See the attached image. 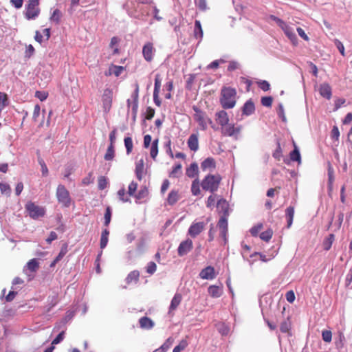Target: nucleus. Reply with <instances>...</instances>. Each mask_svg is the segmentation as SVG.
I'll list each match as a JSON object with an SVG mask.
<instances>
[{
	"mask_svg": "<svg viewBox=\"0 0 352 352\" xmlns=\"http://www.w3.org/2000/svg\"><path fill=\"white\" fill-rule=\"evenodd\" d=\"M196 4L199 10L205 11L207 10V2L206 0H197Z\"/></svg>",
	"mask_w": 352,
	"mask_h": 352,
	"instance_id": "nucleus-59",
	"label": "nucleus"
},
{
	"mask_svg": "<svg viewBox=\"0 0 352 352\" xmlns=\"http://www.w3.org/2000/svg\"><path fill=\"white\" fill-rule=\"evenodd\" d=\"M289 155L292 161L300 162V154L296 147L290 153Z\"/></svg>",
	"mask_w": 352,
	"mask_h": 352,
	"instance_id": "nucleus-47",
	"label": "nucleus"
},
{
	"mask_svg": "<svg viewBox=\"0 0 352 352\" xmlns=\"http://www.w3.org/2000/svg\"><path fill=\"white\" fill-rule=\"evenodd\" d=\"M109 230L104 229L102 231L101 236H100V247L101 249H104L109 241Z\"/></svg>",
	"mask_w": 352,
	"mask_h": 352,
	"instance_id": "nucleus-27",
	"label": "nucleus"
},
{
	"mask_svg": "<svg viewBox=\"0 0 352 352\" xmlns=\"http://www.w3.org/2000/svg\"><path fill=\"white\" fill-rule=\"evenodd\" d=\"M346 100L344 98H337L335 100V107L334 111H337L340 109L342 104L345 103Z\"/></svg>",
	"mask_w": 352,
	"mask_h": 352,
	"instance_id": "nucleus-63",
	"label": "nucleus"
},
{
	"mask_svg": "<svg viewBox=\"0 0 352 352\" xmlns=\"http://www.w3.org/2000/svg\"><path fill=\"white\" fill-rule=\"evenodd\" d=\"M192 249V241L190 239H186L182 241L177 249L178 255L180 256L187 254Z\"/></svg>",
	"mask_w": 352,
	"mask_h": 352,
	"instance_id": "nucleus-11",
	"label": "nucleus"
},
{
	"mask_svg": "<svg viewBox=\"0 0 352 352\" xmlns=\"http://www.w3.org/2000/svg\"><path fill=\"white\" fill-rule=\"evenodd\" d=\"M188 346V343L186 340H182L178 345L173 349V352H181Z\"/></svg>",
	"mask_w": 352,
	"mask_h": 352,
	"instance_id": "nucleus-51",
	"label": "nucleus"
},
{
	"mask_svg": "<svg viewBox=\"0 0 352 352\" xmlns=\"http://www.w3.org/2000/svg\"><path fill=\"white\" fill-rule=\"evenodd\" d=\"M135 175L139 180H141L143 176L146 174L144 168V163L142 159L140 160L135 164Z\"/></svg>",
	"mask_w": 352,
	"mask_h": 352,
	"instance_id": "nucleus-19",
	"label": "nucleus"
},
{
	"mask_svg": "<svg viewBox=\"0 0 352 352\" xmlns=\"http://www.w3.org/2000/svg\"><path fill=\"white\" fill-rule=\"evenodd\" d=\"M35 96L38 98L41 101H44L48 96V93L46 91H36Z\"/></svg>",
	"mask_w": 352,
	"mask_h": 352,
	"instance_id": "nucleus-53",
	"label": "nucleus"
},
{
	"mask_svg": "<svg viewBox=\"0 0 352 352\" xmlns=\"http://www.w3.org/2000/svg\"><path fill=\"white\" fill-rule=\"evenodd\" d=\"M182 174V164L180 163L176 164L173 167L172 171L170 173V177H178Z\"/></svg>",
	"mask_w": 352,
	"mask_h": 352,
	"instance_id": "nucleus-38",
	"label": "nucleus"
},
{
	"mask_svg": "<svg viewBox=\"0 0 352 352\" xmlns=\"http://www.w3.org/2000/svg\"><path fill=\"white\" fill-rule=\"evenodd\" d=\"M322 338L325 342H330L332 340V333L329 330H323L322 331Z\"/></svg>",
	"mask_w": 352,
	"mask_h": 352,
	"instance_id": "nucleus-49",
	"label": "nucleus"
},
{
	"mask_svg": "<svg viewBox=\"0 0 352 352\" xmlns=\"http://www.w3.org/2000/svg\"><path fill=\"white\" fill-rule=\"evenodd\" d=\"M209 295L212 298H219L223 294V286L221 284L220 286L210 285L208 288Z\"/></svg>",
	"mask_w": 352,
	"mask_h": 352,
	"instance_id": "nucleus-18",
	"label": "nucleus"
},
{
	"mask_svg": "<svg viewBox=\"0 0 352 352\" xmlns=\"http://www.w3.org/2000/svg\"><path fill=\"white\" fill-rule=\"evenodd\" d=\"M35 50L34 47L30 44L26 46L25 52V56L27 58H30L34 53Z\"/></svg>",
	"mask_w": 352,
	"mask_h": 352,
	"instance_id": "nucleus-55",
	"label": "nucleus"
},
{
	"mask_svg": "<svg viewBox=\"0 0 352 352\" xmlns=\"http://www.w3.org/2000/svg\"><path fill=\"white\" fill-rule=\"evenodd\" d=\"M139 322L142 329H151L153 325V321L147 317L141 318Z\"/></svg>",
	"mask_w": 352,
	"mask_h": 352,
	"instance_id": "nucleus-32",
	"label": "nucleus"
},
{
	"mask_svg": "<svg viewBox=\"0 0 352 352\" xmlns=\"http://www.w3.org/2000/svg\"><path fill=\"white\" fill-rule=\"evenodd\" d=\"M254 111L255 106L254 102L251 100L246 101L242 108L243 113L245 116H250L254 112Z\"/></svg>",
	"mask_w": 352,
	"mask_h": 352,
	"instance_id": "nucleus-21",
	"label": "nucleus"
},
{
	"mask_svg": "<svg viewBox=\"0 0 352 352\" xmlns=\"http://www.w3.org/2000/svg\"><path fill=\"white\" fill-rule=\"evenodd\" d=\"M137 188L138 184L134 182H132L129 186L127 194L129 196H135L137 199H140L144 197V192L140 191L138 192V195H135Z\"/></svg>",
	"mask_w": 352,
	"mask_h": 352,
	"instance_id": "nucleus-16",
	"label": "nucleus"
},
{
	"mask_svg": "<svg viewBox=\"0 0 352 352\" xmlns=\"http://www.w3.org/2000/svg\"><path fill=\"white\" fill-rule=\"evenodd\" d=\"M193 111L195 112L194 115L195 120L198 122L199 126L202 130H206L209 124L214 130L217 128L213 124L212 120L207 117L205 112L199 109L197 107L193 106Z\"/></svg>",
	"mask_w": 352,
	"mask_h": 352,
	"instance_id": "nucleus-3",
	"label": "nucleus"
},
{
	"mask_svg": "<svg viewBox=\"0 0 352 352\" xmlns=\"http://www.w3.org/2000/svg\"><path fill=\"white\" fill-rule=\"evenodd\" d=\"M294 216V208L289 206L285 210V217L287 218V227L289 228L293 223Z\"/></svg>",
	"mask_w": 352,
	"mask_h": 352,
	"instance_id": "nucleus-25",
	"label": "nucleus"
},
{
	"mask_svg": "<svg viewBox=\"0 0 352 352\" xmlns=\"http://www.w3.org/2000/svg\"><path fill=\"white\" fill-rule=\"evenodd\" d=\"M107 179L104 176H100L98 179V187L100 190H104L107 187Z\"/></svg>",
	"mask_w": 352,
	"mask_h": 352,
	"instance_id": "nucleus-44",
	"label": "nucleus"
},
{
	"mask_svg": "<svg viewBox=\"0 0 352 352\" xmlns=\"http://www.w3.org/2000/svg\"><path fill=\"white\" fill-rule=\"evenodd\" d=\"M296 31L298 34V35L302 38L304 39L305 41H309V37L306 34L305 32L304 31V30L301 28H296Z\"/></svg>",
	"mask_w": 352,
	"mask_h": 352,
	"instance_id": "nucleus-64",
	"label": "nucleus"
},
{
	"mask_svg": "<svg viewBox=\"0 0 352 352\" xmlns=\"http://www.w3.org/2000/svg\"><path fill=\"white\" fill-rule=\"evenodd\" d=\"M205 226L204 222L192 223L188 229V234L191 237L195 238L204 230Z\"/></svg>",
	"mask_w": 352,
	"mask_h": 352,
	"instance_id": "nucleus-10",
	"label": "nucleus"
},
{
	"mask_svg": "<svg viewBox=\"0 0 352 352\" xmlns=\"http://www.w3.org/2000/svg\"><path fill=\"white\" fill-rule=\"evenodd\" d=\"M113 90L107 88L104 90L102 95V102L103 111L105 113L109 112L113 102Z\"/></svg>",
	"mask_w": 352,
	"mask_h": 352,
	"instance_id": "nucleus-7",
	"label": "nucleus"
},
{
	"mask_svg": "<svg viewBox=\"0 0 352 352\" xmlns=\"http://www.w3.org/2000/svg\"><path fill=\"white\" fill-rule=\"evenodd\" d=\"M228 217L226 216H221L217 226L219 230H228Z\"/></svg>",
	"mask_w": 352,
	"mask_h": 352,
	"instance_id": "nucleus-41",
	"label": "nucleus"
},
{
	"mask_svg": "<svg viewBox=\"0 0 352 352\" xmlns=\"http://www.w3.org/2000/svg\"><path fill=\"white\" fill-rule=\"evenodd\" d=\"M272 234H273L272 230L271 229H268V230L261 233L260 238L262 240L267 242L271 239Z\"/></svg>",
	"mask_w": 352,
	"mask_h": 352,
	"instance_id": "nucleus-46",
	"label": "nucleus"
},
{
	"mask_svg": "<svg viewBox=\"0 0 352 352\" xmlns=\"http://www.w3.org/2000/svg\"><path fill=\"white\" fill-rule=\"evenodd\" d=\"M188 148L192 151H197L199 148L198 135L192 133L190 135L188 142Z\"/></svg>",
	"mask_w": 352,
	"mask_h": 352,
	"instance_id": "nucleus-17",
	"label": "nucleus"
},
{
	"mask_svg": "<svg viewBox=\"0 0 352 352\" xmlns=\"http://www.w3.org/2000/svg\"><path fill=\"white\" fill-rule=\"evenodd\" d=\"M273 98L271 96H265L261 98V104L264 107H270L272 104Z\"/></svg>",
	"mask_w": 352,
	"mask_h": 352,
	"instance_id": "nucleus-52",
	"label": "nucleus"
},
{
	"mask_svg": "<svg viewBox=\"0 0 352 352\" xmlns=\"http://www.w3.org/2000/svg\"><path fill=\"white\" fill-rule=\"evenodd\" d=\"M0 190L3 195L9 196L11 193V188L8 184L0 182Z\"/></svg>",
	"mask_w": 352,
	"mask_h": 352,
	"instance_id": "nucleus-48",
	"label": "nucleus"
},
{
	"mask_svg": "<svg viewBox=\"0 0 352 352\" xmlns=\"http://www.w3.org/2000/svg\"><path fill=\"white\" fill-rule=\"evenodd\" d=\"M280 28L294 45L298 44V38L292 26L285 23Z\"/></svg>",
	"mask_w": 352,
	"mask_h": 352,
	"instance_id": "nucleus-9",
	"label": "nucleus"
},
{
	"mask_svg": "<svg viewBox=\"0 0 352 352\" xmlns=\"http://www.w3.org/2000/svg\"><path fill=\"white\" fill-rule=\"evenodd\" d=\"M153 43H148L143 47L142 54L147 61H151L153 58Z\"/></svg>",
	"mask_w": 352,
	"mask_h": 352,
	"instance_id": "nucleus-20",
	"label": "nucleus"
},
{
	"mask_svg": "<svg viewBox=\"0 0 352 352\" xmlns=\"http://www.w3.org/2000/svg\"><path fill=\"white\" fill-rule=\"evenodd\" d=\"M140 277V272L138 270H134L131 272L126 278V281L128 284H130L133 282L137 283Z\"/></svg>",
	"mask_w": 352,
	"mask_h": 352,
	"instance_id": "nucleus-31",
	"label": "nucleus"
},
{
	"mask_svg": "<svg viewBox=\"0 0 352 352\" xmlns=\"http://www.w3.org/2000/svg\"><path fill=\"white\" fill-rule=\"evenodd\" d=\"M221 180V177L219 175L209 174L204 178L201 186L203 190L214 194L218 190Z\"/></svg>",
	"mask_w": 352,
	"mask_h": 352,
	"instance_id": "nucleus-2",
	"label": "nucleus"
},
{
	"mask_svg": "<svg viewBox=\"0 0 352 352\" xmlns=\"http://www.w3.org/2000/svg\"><path fill=\"white\" fill-rule=\"evenodd\" d=\"M114 156H115L114 146H109L107 149L106 153L104 156V159L106 161H111L114 158Z\"/></svg>",
	"mask_w": 352,
	"mask_h": 352,
	"instance_id": "nucleus-36",
	"label": "nucleus"
},
{
	"mask_svg": "<svg viewBox=\"0 0 352 352\" xmlns=\"http://www.w3.org/2000/svg\"><path fill=\"white\" fill-rule=\"evenodd\" d=\"M236 91L230 87H223L221 90L220 104L225 109H232L236 104Z\"/></svg>",
	"mask_w": 352,
	"mask_h": 352,
	"instance_id": "nucleus-1",
	"label": "nucleus"
},
{
	"mask_svg": "<svg viewBox=\"0 0 352 352\" xmlns=\"http://www.w3.org/2000/svg\"><path fill=\"white\" fill-rule=\"evenodd\" d=\"M345 342V337L342 333H339L338 340L336 341V346L338 349H341L344 346Z\"/></svg>",
	"mask_w": 352,
	"mask_h": 352,
	"instance_id": "nucleus-50",
	"label": "nucleus"
},
{
	"mask_svg": "<svg viewBox=\"0 0 352 352\" xmlns=\"http://www.w3.org/2000/svg\"><path fill=\"white\" fill-rule=\"evenodd\" d=\"M199 276L202 279L212 280L216 277L214 268L212 266H208L204 268L199 273Z\"/></svg>",
	"mask_w": 352,
	"mask_h": 352,
	"instance_id": "nucleus-12",
	"label": "nucleus"
},
{
	"mask_svg": "<svg viewBox=\"0 0 352 352\" xmlns=\"http://www.w3.org/2000/svg\"><path fill=\"white\" fill-rule=\"evenodd\" d=\"M124 70V67L111 64L109 66L108 71H107L104 74L107 76L114 75L115 76L118 77L123 72Z\"/></svg>",
	"mask_w": 352,
	"mask_h": 352,
	"instance_id": "nucleus-15",
	"label": "nucleus"
},
{
	"mask_svg": "<svg viewBox=\"0 0 352 352\" xmlns=\"http://www.w3.org/2000/svg\"><path fill=\"white\" fill-rule=\"evenodd\" d=\"M93 174L92 173H89L87 177L82 179V183L83 185H89L91 183H93L94 178L92 177Z\"/></svg>",
	"mask_w": 352,
	"mask_h": 352,
	"instance_id": "nucleus-60",
	"label": "nucleus"
},
{
	"mask_svg": "<svg viewBox=\"0 0 352 352\" xmlns=\"http://www.w3.org/2000/svg\"><path fill=\"white\" fill-rule=\"evenodd\" d=\"M179 194L176 190H171L168 194L167 202L169 205H174L179 200Z\"/></svg>",
	"mask_w": 352,
	"mask_h": 352,
	"instance_id": "nucleus-30",
	"label": "nucleus"
},
{
	"mask_svg": "<svg viewBox=\"0 0 352 352\" xmlns=\"http://www.w3.org/2000/svg\"><path fill=\"white\" fill-rule=\"evenodd\" d=\"M282 150H281V147H280V144L278 143V146H277V148L275 150V151L273 153V157L278 160H280V157H281V155H282Z\"/></svg>",
	"mask_w": 352,
	"mask_h": 352,
	"instance_id": "nucleus-61",
	"label": "nucleus"
},
{
	"mask_svg": "<svg viewBox=\"0 0 352 352\" xmlns=\"http://www.w3.org/2000/svg\"><path fill=\"white\" fill-rule=\"evenodd\" d=\"M200 186L201 184L199 183V181L198 179H195L191 186V192L192 194L195 196L199 195L200 194Z\"/></svg>",
	"mask_w": 352,
	"mask_h": 352,
	"instance_id": "nucleus-35",
	"label": "nucleus"
},
{
	"mask_svg": "<svg viewBox=\"0 0 352 352\" xmlns=\"http://www.w3.org/2000/svg\"><path fill=\"white\" fill-rule=\"evenodd\" d=\"M56 197L59 203L64 206L68 207L71 203L69 191L63 185H58L56 190Z\"/></svg>",
	"mask_w": 352,
	"mask_h": 352,
	"instance_id": "nucleus-6",
	"label": "nucleus"
},
{
	"mask_svg": "<svg viewBox=\"0 0 352 352\" xmlns=\"http://www.w3.org/2000/svg\"><path fill=\"white\" fill-rule=\"evenodd\" d=\"M118 196L120 201L122 202H128L130 201L129 195L126 192L125 188H122L118 191Z\"/></svg>",
	"mask_w": 352,
	"mask_h": 352,
	"instance_id": "nucleus-40",
	"label": "nucleus"
},
{
	"mask_svg": "<svg viewBox=\"0 0 352 352\" xmlns=\"http://www.w3.org/2000/svg\"><path fill=\"white\" fill-rule=\"evenodd\" d=\"M104 225L106 227L109 226V225L111 222V210L109 206L107 207V208H106L105 213L104 215Z\"/></svg>",
	"mask_w": 352,
	"mask_h": 352,
	"instance_id": "nucleus-45",
	"label": "nucleus"
},
{
	"mask_svg": "<svg viewBox=\"0 0 352 352\" xmlns=\"http://www.w3.org/2000/svg\"><path fill=\"white\" fill-rule=\"evenodd\" d=\"M195 36L196 38H201L203 37V30L201 28V25L199 21L196 20L195 22Z\"/></svg>",
	"mask_w": 352,
	"mask_h": 352,
	"instance_id": "nucleus-39",
	"label": "nucleus"
},
{
	"mask_svg": "<svg viewBox=\"0 0 352 352\" xmlns=\"http://www.w3.org/2000/svg\"><path fill=\"white\" fill-rule=\"evenodd\" d=\"M182 295L180 294H175L173 296L170 307L168 313L170 314L172 311H175L178 305L180 304L182 301Z\"/></svg>",
	"mask_w": 352,
	"mask_h": 352,
	"instance_id": "nucleus-23",
	"label": "nucleus"
},
{
	"mask_svg": "<svg viewBox=\"0 0 352 352\" xmlns=\"http://www.w3.org/2000/svg\"><path fill=\"white\" fill-rule=\"evenodd\" d=\"M62 16V13L58 9H56L53 11V13L50 17V20L54 21L56 24L60 23Z\"/></svg>",
	"mask_w": 352,
	"mask_h": 352,
	"instance_id": "nucleus-43",
	"label": "nucleus"
},
{
	"mask_svg": "<svg viewBox=\"0 0 352 352\" xmlns=\"http://www.w3.org/2000/svg\"><path fill=\"white\" fill-rule=\"evenodd\" d=\"M287 300L292 303L295 300V294L292 290L288 291L285 295Z\"/></svg>",
	"mask_w": 352,
	"mask_h": 352,
	"instance_id": "nucleus-62",
	"label": "nucleus"
},
{
	"mask_svg": "<svg viewBox=\"0 0 352 352\" xmlns=\"http://www.w3.org/2000/svg\"><path fill=\"white\" fill-rule=\"evenodd\" d=\"M217 209L219 212L222 214L221 216H229V205L228 203L224 199H221L217 201Z\"/></svg>",
	"mask_w": 352,
	"mask_h": 352,
	"instance_id": "nucleus-14",
	"label": "nucleus"
},
{
	"mask_svg": "<svg viewBox=\"0 0 352 352\" xmlns=\"http://www.w3.org/2000/svg\"><path fill=\"white\" fill-rule=\"evenodd\" d=\"M217 329L219 333L222 336H227L230 332L229 327L225 323H219L217 324Z\"/></svg>",
	"mask_w": 352,
	"mask_h": 352,
	"instance_id": "nucleus-37",
	"label": "nucleus"
},
{
	"mask_svg": "<svg viewBox=\"0 0 352 352\" xmlns=\"http://www.w3.org/2000/svg\"><path fill=\"white\" fill-rule=\"evenodd\" d=\"M40 0H28L25 7V17L28 20H33L38 16L41 12Z\"/></svg>",
	"mask_w": 352,
	"mask_h": 352,
	"instance_id": "nucleus-4",
	"label": "nucleus"
},
{
	"mask_svg": "<svg viewBox=\"0 0 352 352\" xmlns=\"http://www.w3.org/2000/svg\"><path fill=\"white\" fill-rule=\"evenodd\" d=\"M8 96L6 94L0 91V106L4 108L8 104Z\"/></svg>",
	"mask_w": 352,
	"mask_h": 352,
	"instance_id": "nucleus-56",
	"label": "nucleus"
},
{
	"mask_svg": "<svg viewBox=\"0 0 352 352\" xmlns=\"http://www.w3.org/2000/svg\"><path fill=\"white\" fill-rule=\"evenodd\" d=\"M335 240V235L333 234H330L322 242L323 249L326 251H328L331 249V245Z\"/></svg>",
	"mask_w": 352,
	"mask_h": 352,
	"instance_id": "nucleus-28",
	"label": "nucleus"
},
{
	"mask_svg": "<svg viewBox=\"0 0 352 352\" xmlns=\"http://www.w3.org/2000/svg\"><path fill=\"white\" fill-rule=\"evenodd\" d=\"M27 269L31 272H36L39 268V263L36 258L30 260L27 263Z\"/></svg>",
	"mask_w": 352,
	"mask_h": 352,
	"instance_id": "nucleus-29",
	"label": "nucleus"
},
{
	"mask_svg": "<svg viewBox=\"0 0 352 352\" xmlns=\"http://www.w3.org/2000/svg\"><path fill=\"white\" fill-rule=\"evenodd\" d=\"M319 92L322 97L327 99H330L332 95L331 88L327 83H323L320 85Z\"/></svg>",
	"mask_w": 352,
	"mask_h": 352,
	"instance_id": "nucleus-22",
	"label": "nucleus"
},
{
	"mask_svg": "<svg viewBox=\"0 0 352 352\" xmlns=\"http://www.w3.org/2000/svg\"><path fill=\"white\" fill-rule=\"evenodd\" d=\"M258 87L263 91H268L270 88V83L266 80H261L258 82Z\"/></svg>",
	"mask_w": 352,
	"mask_h": 352,
	"instance_id": "nucleus-54",
	"label": "nucleus"
},
{
	"mask_svg": "<svg viewBox=\"0 0 352 352\" xmlns=\"http://www.w3.org/2000/svg\"><path fill=\"white\" fill-rule=\"evenodd\" d=\"M124 142L126 150V153L129 155L133 151V144L132 139L130 137H126L124 140Z\"/></svg>",
	"mask_w": 352,
	"mask_h": 352,
	"instance_id": "nucleus-42",
	"label": "nucleus"
},
{
	"mask_svg": "<svg viewBox=\"0 0 352 352\" xmlns=\"http://www.w3.org/2000/svg\"><path fill=\"white\" fill-rule=\"evenodd\" d=\"M25 208L28 211L30 217L34 219L43 217L45 213V209L43 208L36 206L34 203L31 201L28 202L25 204Z\"/></svg>",
	"mask_w": 352,
	"mask_h": 352,
	"instance_id": "nucleus-5",
	"label": "nucleus"
},
{
	"mask_svg": "<svg viewBox=\"0 0 352 352\" xmlns=\"http://www.w3.org/2000/svg\"><path fill=\"white\" fill-rule=\"evenodd\" d=\"M291 327V321L288 318L287 320L281 322L280 326V330L282 333H287L290 334Z\"/></svg>",
	"mask_w": 352,
	"mask_h": 352,
	"instance_id": "nucleus-33",
	"label": "nucleus"
},
{
	"mask_svg": "<svg viewBox=\"0 0 352 352\" xmlns=\"http://www.w3.org/2000/svg\"><path fill=\"white\" fill-rule=\"evenodd\" d=\"M173 343V340L171 338H168L160 348L155 349V352H166L172 346Z\"/></svg>",
	"mask_w": 352,
	"mask_h": 352,
	"instance_id": "nucleus-34",
	"label": "nucleus"
},
{
	"mask_svg": "<svg viewBox=\"0 0 352 352\" xmlns=\"http://www.w3.org/2000/svg\"><path fill=\"white\" fill-rule=\"evenodd\" d=\"M116 133H117V129L115 128L109 133V142H110V144H109V146H114L115 142H116Z\"/></svg>",
	"mask_w": 352,
	"mask_h": 352,
	"instance_id": "nucleus-57",
	"label": "nucleus"
},
{
	"mask_svg": "<svg viewBox=\"0 0 352 352\" xmlns=\"http://www.w3.org/2000/svg\"><path fill=\"white\" fill-rule=\"evenodd\" d=\"M65 331H61L52 342V345L60 343L64 339Z\"/></svg>",
	"mask_w": 352,
	"mask_h": 352,
	"instance_id": "nucleus-58",
	"label": "nucleus"
},
{
	"mask_svg": "<svg viewBox=\"0 0 352 352\" xmlns=\"http://www.w3.org/2000/svg\"><path fill=\"white\" fill-rule=\"evenodd\" d=\"M201 168L203 170H206L210 168H215L214 160L212 157H208L204 160L201 164Z\"/></svg>",
	"mask_w": 352,
	"mask_h": 352,
	"instance_id": "nucleus-26",
	"label": "nucleus"
},
{
	"mask_svg": "<svg viewBox=\"0 0 352 352\" xmlns=\"http://www.w3.org/2000/svg\"><path fill=\"white\" fill-rule=\"evenodd\" d=\"M199 168L197 163H192L189 167L186 168V174L190 178H193L198 175Z\"/></svg>",
	"mask_w": 352,
	"mask_h": 352,
	"instance_id": "nucleus-24",
	"label": "nucleus"
},
{
	"mask_svg": "<svg viewBox=\"0 0 352 352\" xmlns=\"http://www.w3.org/2000/svg\"><path fill=\"white\" fill-rule=\"evenodd\" d=\"M241 131V126H235L234 124H227L221 126V133L225 136H234L238 135Z\"/></svg>",
	"mask_w": 352,
	"mask_h": 352,
	"instance_id": "nucleus-8",
	"label": "nucleus"
},
{
	"mask_svg": "<svg viewBox=\"0 0 352 352\" xmlns=\"http://www.w3.org/2000/svg\"><path fill=\"white\" fill-rule=\"evenodd\" d=\"M216 121L221 126L227 125L229 122L228 113L224 110H221L215 113Z\"/></svg>",
	"mask_w": 352,
	"mask_h": 352,
	"instance_id": "nucleus-13",
	"label": "nucleus"
}]
</instances>
